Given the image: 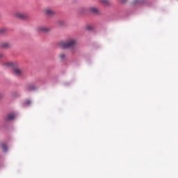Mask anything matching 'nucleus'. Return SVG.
Returning <instances> with one entry per match:
<instances>
[{"instance_id":"f8f14e48","label":"nucleus","mask_w":178,"mask_h":178,"mask_svg":"<svg viewBox=\"0 0 178 178\" xmlns=\"http://www.w3.org/2000/svg\"><path fill=\"white\" fill-rule=\"evenodd\" d=\"M8 31V29L6 28H0V34H5Z\"/></svg>"},{"instance_id":"9b49d317","label":"nucleus","mask_w":178,"mask_h":178,"mask_svg":"<svg viewBox=\"0 0 178 178\" xmlns=\"http://www.w3.org/2000/svg\"><path fill=\"white\" fill-rule=\"evenodd\" d=\"M1 149L5 152L8 151V147L5 144H1Z\"/></svg>"},{"instance_id":"4468645a","label":"nucleus","mask_w":178,"mask_h":178,"mask_svg":"<svg viewBox=\"0 0 178 178\" xmlns=\"http://www.w3.org/2000/svg\"><path fill=\"white\" fill-rule=\"evenodd\" d=\"M59 58H60V59L63 60L65 58H66V55L65 54L62 53V54H59Z\"/></svg>"},{"instance_id":"6e6552de","label":"nucleus","mask_w":178,"mask_h":178,"mask_svg":"<svg viewBox=\"0 0 178 178\" xmlns=\"http://www.w3.org/2000/svg\"><path fill=\"white\" fill-rule=\"evenodd\" d=\"M1 48H10V43L6 42H3L0 44Z\"/></svg>"},{"instance_id":"1a4fd4ad","label":"nucleus","mask_w":178,"mask_h":178,"mask_svg":"<svg viewBox=\"0 0 178 178\" xmlns=\"http://www.w3.org/2000/svg\"><path fill=\"white\" fill-rule=\"evenodd\" d=\"M90 11L92 13H99V10L97 7L90 8Z\"/></svg>"},{"instance_id":"0eeeda50","label":"nucleus","mask_w":178,"mask_h":178,"mask_svg":"<svg viewBox=\"0 0 178 178\" xmlns=\"http://www.w3.org/2000/svg\"><path fill=\"white\" fill-rule=\"evenodd\" d=\"M101 3L104 5V6H109L111 5V1L109 0H99Z\"/></svg>"},{"instance_id":"7ed1b4c3","label":"nucleus","mask_w":178,"mask_h":178,"mask_svg":"<svg viewBox=\"0 0 178 178\" xmlns=\"http://www.w3.org/2000/svg\"><path fill=\"white\" fill-rule=\"evenodd\" d=\"M13 74H15V76H23V70L20 69L19 67H14L13 68Z\"/></svg>"},{"instance_id":"6ab92c4d","label":"nucleus","mask_w":178,"mask_h":178,"mask_svg":"<svg viewBox=\"0 0 178 178\" xmlns=\"http://www.w3.org/2000/svg\"><path fill=\"white\" fill-rule=\"evenodd\" d=\"M0 58H2V55L0 56Z\"/></svg>"},{"instance_id":"a211bd4d","label":"nucleus","mask_w":178,"mask_h":178,"mask_svg":"<svg viewBox=\"0 0 178 178\" xmlns=\"http://www.w3.org/2000/svg\"><path fill=\"white\" fill-rule=\"evenodd\" d=\"M122 2H126V0H122Z\"/></svg>"},{"instance_id":"ddd939ff","label":"nucleus","mask_w":178,"mask_h":178,"mask_svg":"<svg viewBox=\"0 0 178 178\" xmlns=\"http://www.w3.org/2000/svg\"><path fill=\"white\" fill-rule=\"evenodd\" d=\"M6 66H8V67H10L12 66H13V63L12 62H7L5 63Z\"/></svg>"},{"instance_id":"423d86ee","label":"nucleus","mask_w":178,"mask_h":178,"mask_svg":"<svg viewBox=\"0 0 178 178\" xmlns=\"http://www.w3.org/2000/svg\"><path fill=\"white\" fill-rule=\"evenodd\" d=\"M13 119H15V114L10 113L4 118V122H10V120H13Z\"/></svg>"},{"instance_id":"f257e3e1","label":"nucleus","mask_w":178,"mask_h":178,"mask_svg":"<svg viewBox=\"0 0 178 178\" xmlns=\"http://www.w3.org/2000/svg\"><path fill=\"white\" fill-rule=\"evenodd\" d=\"M76 42H77L76 40L69 39L66 41L60 42L59 45L61 48H74Z\"/></svg>"},{"instance_id":"2eb2a0df","label":"nucleus","mask_w":178,"mask_h":178,"mask_svg":"<svg viewBox=\"0 0 178 178\" xmlns=\"http://www.w3.org/2000/svg\"><path fill=\"white\" fill-rule=\"evenodd\" d=\"M26 105H30L31 104V100L26 99L25 102Z\"/></svg>"},{"instance_id":"20e7f679","label":"nucleus","mask_w":178,"mask_h":178,"mask_svg":"<svg viewBox=\"0 0 178 178\" xmlns=\"http://www.w3.org/2000/svg\"><path fill=\"white\" fill-rule=\"evenodd\" d=\"M37 31L39 33H49V31H51V28L48 27V26H38L37 28Z\"/></svg>"},{"instance_id":"9d476101","label":"nucleus","mask_w":178,"mask_h":178,"mask_svg":"<svg viewBox=\"0 0 178 178\" xmlns=\"http://www.w3.org/2000/svg\"><path fill=\"white\" fill-rule=\"evenodd\" d=\"M27 90L28 91H34V90H35V86L33 85H30L27 87Z\"/></svg>"},{"instance_id":"f03ea898","label":"nucleus","mask_w":178,"mask_h":178,"mask_svg":"<svg viewBox=\"0 0 178 178\" xmlns=\"http://www.w3.org/2000/svg\"><path fill=\"white\" fill-rule=\"evenodd\" d=\"M14 16L15 17H17V19H21L22 20H26V19H27V15L19 11L16 12L14 14Z\"/></svg>"},{"instance_id":"39448f33","label":"nucleus","mask_w":178,"mask_h":178,"mask_svg":"<svg viewBox=\"0 0 178 178\" xmlns=\"http://www.w3.org/2000/svg\"><path fill=\"white\" fill-rule=\"evenodd\" d=\"M44 12L47 16H54L55 15V12L51 8H45Z\"/></svg>"},{"instance_id":"aec40b11","label":"nucleus","mask_w":178,"mask_h":178,"mask_svg":"<svg viewBox=\"0 0 178 178\" xmlns=\"http://www.w3.org/2000/svg\"><path fill=\"white\" fill-rule=\"evenodd\" d=\"M72 52L74 53V51L72 50Z\"/></svg>"},{"instance_id":"dca6fc26","label":"nucleus","mask_w":178,"mask_h":178,"mask_svg":"<svg viewBox=\"0 0 178 178\" xmlns=\"http://www.w3.org/2000/svg\"><path fill=\"white\" fill-rule=\"evenodd\" d=\"M87 30H92V26H87Z\"/></svg>"},{"instance_id":"f3484780","label":"nucleus","mask_w":178,"mask_h":178,"mask_svg":"<svg viewBox=\"0 0 178 178\" xmlns=\"http://www.w3.org/2000/svg\"><path fill=\"white\" fill-rule=\"evenodd\" d=\"M2 97H3V95L0 92V99L2 98Z\"/></svg>"}]
</instances>
